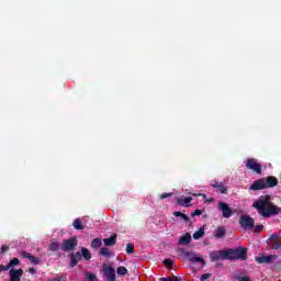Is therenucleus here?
<instances>
[{
  "label": "nucleus",
  "mask_w": 281,
  "mask_h": 281,
  "mask_svg": "<svg viewBox=\"0 0 281 281\" xmlns=\"http://www.w3.org/2000/svg\"><path fill=\"white\" fill-rule=\"evenodd\" d=\"M252 207L257 210L259 216H262V218H271V216L281 214V207L273 203V196L271 194L259 196V199L254 202Z\"/></svg>",
  "instance_id": "f257e3e1"
},
{
  "label": "nucleus",
  "mask_w": 281,
  "mask_h": 281,
  "mask_svg": "<svg viewBox=\"0 0 281 281\" xmlns=\"http://www.w3.org/2000/svg\"><path fill=\"white\" fill-rule=\"evenodd\" d=\"M276 186H278V178H276L274 176H269L267 178H260L258 180H255L249 187V190L258 192V190H267L269 188H276Z\"/></svg>",
  "instance_id": "f03ea898"
},
{
  "label": "nucleus",
  "mask_w": 281,
  "mask_h": 281,
  "mask_svg": "<svg viewBox=\"0 0 281 281\" xmlns=\"http://www.w3.org/2000/svg\"><path fill=\"white\" fill-rule=\"evenodd\" d=\"M225 260H247V248H235L224 250Z\"/></svg>",
  "instance_id": "7ed1b4c3"
},
{
  "label": "nucleus",
  "mask_w": 281,
  "mask_h": 281,
  "mask_svg": "<svg viewBox=\"0 0 281 281\" xmlns=\"http://www.w3.org/2000/svg\"><path fill=\"white\" fill-rule=\"evenodd\" d=\"M245 166L248 170L256 172V175H262V165L255 158H248L245 161Z\"/></svg>",
  "instance_id": "20e7f679"
},
{
  "label": "nucleus",
  "mask_w": 281,
  "mask_h": 281,
  "mask_svg": "<svg viewBox=\"0 0 281 281\" xmlns=\"http://www.w3.org/2000/svg\"><path fill=\"white\" fill-rule=\"evenodd\" d=\"M239 225L243 229L251 231L256 225V220L249 215H241L239 217Z\"/></svg>",
  "instance_id": "39448f33"
},
{
  "label": "nucleus",
  "mask_w": 281,
  "mask_h": 281,
  "mask_svg": "<svg viewBox=\"0 0 281 281\" xmlns=\"http://www.w3.org/2000/svg\"><path fill=\"white\" fill-rule=\"evenodd\" d=\"M78 247V238L71 237L65 239L63 244H60V249L65 252L74 251Z\"/></svg>",
  "instance_id": "423d86ee"
},
{
  "label": "nucleus",
  "mask_w": 281,
  "mask_h": 281,
  "mask_svg": "<svg viewBox=\"0 0 281 281\" xmlns=\"http://www.w3.org/2000/svg\"><path fill=\"white\" fill-rule=\"evenodd\" d=\"M267 245H268V247H270V249H274L276 251H278V249H281L280 235H278V234L270 235V237L267 240Z\"/></svg>",
  "instance_id": "0eeeda50"
},
{
  "label": "nucleus",
  "mask_w": 281,
  "mask_h": 281,
  "mask_svg": "<svg viewBox=\"0 0 281 281\" xmlns=\"http://www.w3.org/2000/svg\"><path fill=\"white\" fill-rule=\"evenodd\" d=\"M255 260L258 265H273L278 260V255H262L261 257H256Z\"/></svg>",
  "instance_id": "6e6552de"
},
{
  "label": "nucleus",
  "mask_w": 281,
  "mask_h": 281,
  "mask_svg": "<svg viewBox=\"0 0 281 281\" xmlns=\"http://www.w3.org/2000/svg\"><path fill=\"white\" fill-rule=\"evenodd\" d=\"M218 209L222 212V216L224 218H232V214H234V211L229 207V205L225 202H218Z\"/></svg>",
  "instance_id": "1a4fd4ad"
},
{
  "label": "nucleus",
  "mask_w": 281,
  "mask_h": 281,
  "mask_svg": "<svg viewBox=\"0 0 281 281\" xmlns=\"http://www.w3.org/2000/svg\"><path fill=\"white\" fill-rule=\"evenodd\" d=\"M182 254L184 258H188V260H190V262H201V265H205V260L201 257H196V254H194L193 251H184L182 249Z\"/></svg>",
  "instance_id": "9d476101"
},
{
  "label": "nucleus",
  "mask_w": 281,
  "mask_h": 281,
  "mask_svg": "<svg viewBox=\"0 0 281 281\" xmlns=\"http://www.w3.org/2000/svg\"><path fill=\"white\" fill-rule=\"evenodd\" d=\"M20 256L22 258H26V260H30L31 265H41V259L38 257H34L32 254L22 250Z\"/></svg>",
  "instance_id": "9b49d317"
},
{
  "label": "nucleus",
  "mask_w": 281,
  "mask_h": 281,
  "mask_svg": "<svg viewBox=\"0 0 281 281\" xmlns=\"http://www.w3.org/2000/svg\"><path fill=\"white\" fill-rule=\"evenodd\" d=\"M210 258L212 262H216L217 260H226L225 259V250L211 251Z\"/></svg>",
  "instance_id": "f8f14e48"
},
{
  "label": "nucleus",
  "mask_w": 281,
  "mask_h": 281,
  "mask_svg": "<svg viewBox=\"0 0 281 281\" xmlns=\"http://www.w3.org/2000/svg\"><path fill=\"white\" fill-rule=\"evenodd\" d=\"M82 260V255H80V251H77L76 254H70V267L74 269V267L78 266V262Z\"/></svg>",
  "instance_id": "ddd939ff"
},
{
  "label": "nucleus",
  "mask_w": 281,
  "mask_h": 281,
  "mask_svg": "<svg viewBox=\"0 0 281 281\" xmlns=\"http://www.w3.org/2000/svg\"><path fill=\"white\" fill-rule=\"evenodd\" d=\"M103 273L108 281H115V269L113 267L104 268Z\"/></svg>",
  "instance_id": "4468645a"
},
{
  "label": "nucleus",
  "mask_w": 281,
  "mask_h": 281,
  "mask_svg": "<svg viewBox=\"0 0 281 281\" xmlns=\"http://www.w3.org/2000/svg\"><path fill=\"white\" fill-rule=\"evenodd\" d=\"M177 205H181V207H190V203H192V196L187 198H177L176 199Z\"/></svg>",
  "instance_id": "2eb2a0df"
},
{
  "label": "nucleus",
  "mask_w": 281,
  "mask_h": 281,
  "mask_svg": "<svg viewBox=\"0 0 281 281\" xmlns=\"http://www.w3.org/2000/svg\"><path fill=\"white\" fill-rule=\"evenodd\" d=\"M116 243H117V234H113L111 237L103 239V244L105 247H113L114 245H116Z\"/></svg>",
  "instance_id": "dca6fc26"
},
{
  "label": "nucleus",
  "mask_w": 281,
  "mask_h": 281,
  "mask_svg": "<svg viewBox=\"0 0 281 281\" xmlns=\"http://www.w3.org/2000/svg\"><path fill=\"white\" fill-rule=\"evenodd\" d=\"M190 243H192V235L190 233L184 234L179 239V245H190Z\"/></svg>",
  "instance_id": "f3484780"
},
{
  "label": "nucleus",
  "mask_w": 281,
  "mask_h": 281,
  "mask_svg": "<svg viewBox=\"0 0 281 281\" xmlns=\"http://www.w3.org/2000/svg\"><path fill=\"white\" fill-rule=\"evenodd\" d=\"M79 254L81 258H83V260H87V261L91 260V251H89L88 248L82 247Z\"/></svg>",
  "instance_id": "a211bd4d"
},
{
  "label": "nucleus",
  "mask_w": 281,
  "mask_h": 281,
  "mask_svg": "<svg viewBox=\"0 0 281 281\" xmlns=\"http://www.w3.org/2000/svg\"><path fill=\"white\" fill-rule=\"evenodd\" d=\"M173 216L182 218V221H184V223H190V216L182 213L181 211H175Z\"/></svg>",
  "instance_id": "6ab92c4d"
},
{
  "label": "nucleus",
  "mask_w": 281,
  "mask_h": 281,
  "mask_svg": "<svg viewBox=\"0 0 281 281\" xmlns=\"http://www.w3.org/2000/svg\"><path fill=\"white\" fill-rule=\"evenodd\" d=\"M215 238H225V227L220 226L215 229L214 233Z\"/></svg>",
  "instance_id": "aec40b11"
},
{
  "label": "nucleus",
  "mask_w": 281,
  "mask_h": 281,
  "mask_svg": "<svg viewBox=\"0 0 281 281\" xmlns=\"http://www.w3.org/2000/svg\"><path fill=\"white\" fill-rule=\"evenodd\" d=\"M100 256H103L104 258H111L113 256V252H111V249L108 247H103L99 250Z\"/></svg>",
  "instance_id": "412c9836"
},
{
  "label": "nucleus",
  "mask_w": 281,
  "mask_h": 281,
  "mask_svg": "<svg viewBox=\"0 0 281 281\" xmlns=\"http://www.w3.org/2000/svg\"><path fill=\"white\" fill-rule=\"evenodd\" d=\"M203 236H205V227H201L199 231H196L193 234L194 240H199V239L203 238Z\"/></svg>",
  "instance_id": "4be33fe9"
},
{
  "label": "nucleus",
  "mask_w": 281,
  "mask_h": 281,
  "mask_svg": "<svg viewBox=\"0 0 281 281\" xmlns=\"http://www.w3.org/2000/svg\"><path fill=\"white\" fill-rule=\"evenodd\" d=\"M90 247L92 249H100V247H102V239L101 238H94L92 241H91V245Z\"/></svg>",
  "instance_id": "5701e85b"
},
{
  "label": "nucleus",
  "mask_w": 281,
  "mask_h": 281,
  "mask_svg": "<svg viewBox=\"0 0 281 281\" xmlns=\"http://www.w3.org/2000/svg\"><path fill=\"white\" fill-rule=\"evenodd\" d=\"M49 251H53V254H56V251L60 250V244L58 241H53L49 246H48Z\"/></svg>",
  "instance_id": "b1692460"
},
{
  "label": "nucleus",
  "mask_w": 281,
  "mask_h": 281,
  "mask_svg": "<svg viewBox=\"0 0 281 281\" xmlns=\"http://www.w3.org/2000/svg\"><path fill=\"white\" fill-rule=\"evenodd\" d=\"M72 226L75 227V229H79V231L85 229V225H82V220L80 218H76L72 223Z\"/></svg>",
  "instance_id": "393cba45"
},
{
  "label": "nucleus",
  "mask_w": 281,
  "mask_h": 281,
  "mask_svg": "<svg viewBox=\"0 0 281 281\" xmlns=\"http://www.w3.org/2000/svg\"><path fill=\"white\" fill-rule=\"evenodd\" d=\"M116 273L117 276H126L128 273V269H126L124 266H120L116 268Z\"/></svg>",
  "instance_id": "a878e982"
},
{
  "label": "nucleus",
  "mask_w": 281,
  "mask_h": 281,
  "mask_svg": "<svg viewBox=\"0 0 281 281\" xmlns=\"http://www.w3.org/2000/svg\"><path fill=\"white\" fill-rule=\"evenodd\" d=\"M19 265H21V260H19V258H13L8 263L9 269H12V267H16Z\"/></svg>",
  "instance_id": "bb28decb"
},
{
  "label": "nucleus",
  "mask_w": 281,
  "mask_h": 281,
  "mask_svg": "<svg viewBox=\"0 0 281 281\" xmlns=\"http://www.w3.org/2000/svg\"><path fill=\"white\" fill-rule=\"evenodd\" d=\"M126 254H135V244L130 243L126 245Z\"/></svg>",
  "instance_id": "cd10ccee"
},
{
  "label": "nucleus",
  "mask_w": 281,
  "mask_h": 281,
  "mask_svg": "<svg viewBox=\"0 0 281 281\" xmlns=\"http://www.w3.org/2000/svg\"><path fill=\"white\" fill-rule=\"evenodd\" d=\"M217 192L221 194H227V187L223 186V182L218 186Z\"/></svg>",
  "instance_id": "c85d7f7f"
},
{
  "label": "nucleus",
  "mask_w": 281,
  "mask_h": 281,
  "mask_svg": "<svg viewBox=\"0 0 281 281\" xmlns=\"http://www.w3.org/2000/svg\"><path fill=\"white\" fill-rule=\"evenodd\" d=\"M9 250H10V246H8V245H2V246H1V251H0L1 256H4L5 252H8Z\"/></svg>",
  "instance_id": "c756f323"
},
{
  "label": "nucleus",
  "mask_w": 281,
  "mask_h": 281,
  "mask_svg": "<svg viewBox=\"0 0 281 281\" xmlns=\"http://www.w3.org/2000/svg\"><path fill=\"white\" fill-rule=\"evenodd\" d=\"M255 232H257V234H260V232H262L265 229V225L260 224V225H256L254 226Z\"/></svg>",
  "instance_id": "7c9ffc66"
},
{
  "label": "nucleus",
  "mask_w": 281,
  "mask_h": 281,
  "mask_svg": "<svg viewBox=\"0 0 281 281\" xmlns=\"http://www.w3.org/2000/svg\"><path fill=\"white\" fill-rule=\"evenodd\" d=\"M48 281H67L66 276H59L57 278L49 279Z\"/></svg>",
  "instance_id": "2f4dec72"
},
{
  "label": "nucleus",
  "mask_w": 281,
  "mask_h": 281,
  "mask_svg": "<svg viewBox=\"0 0 281 281\" xmlns=\"http://www.w3.org/2000/svg\"><path fill=\"white\" fill-rule=\"evenodd\" d=\"M162 262L168 269H172V260L165 259Z\"/></svg>",
  "instance_id": "473e14b6"
},
{
  "label": "nucleus",
  "mask_w": 281,
  "mask_h": 281,
  "mask_svg": "<svg viewBox=\"0 0 281 281\" xmlns=\"http://www.w3.org/2000/svg\"><path fill=\"white\" fill-rule=\"evenodd\" d=\"M203 214L202 210H195L193 213H191V218H194V216H201Z\"/></svg>",
  "instance_id": "72a5a7b5"
},
{
  "label": "nucleus",
  "mask_w": 281,
  "mask_h": 281,
  "mask_svg": "<svg viewBox=\"0 0 281 281\" xmlns=\"http://www.w3.org/2000/svg\"><path fill=\"white\" fill-rule=\"evenodd\" d=\"M211 276H212V273H204L201 276L200 281H207V280H210Z\"/></svg>",
  "instance_id": "f704fd0d"
},
{
  "label": "nucleus",
  "mask_w": 281,
  "mask_h": 281,
  "mask_svg": "<svg viewBox=\"0 0 281 281\" xmlns=\"http://www.w3.org/2000/svg\"><path fill=\"white\" fill-rule=\"evenodd\" d=\"M235 280H238V281H251V278L237 276V277H235Z\"/></svg>",
  "instance_id": "c9c22d12"
},
{
  "label": "nucleus",
  "mask_w": 281,
  "mask_h": 281,
  "mask_svg": "<svg viewBox=\"0 0 281 281\" xmlns=\"http://www.w3.org/2000/svg\"><path fill=\"white\" fill-rule=\"evenodd\" d=\"M3 271H10V266L0 265V273L3 272Z\"/></svg>",
  "instance_id": "e433bc0d"
},
{
  "label": "nucleus",
  "mask_w": 281,
  "mask_h": 281,
  "mask_svg": "<svg viewBox=\"0 0 281 281\" xmlns=\"http://www.w3.org/2000/svg\"><path fill=\"white\" fill-rule=\"evenodd\" d=\"M175 193H162L159 199L164 200V199H168V196H172Z\"/></svg>",
  "instance_id": "4c0bfd02"
},
{
  "label": "nucleus",
  "mask_w": 281,
  "mask_h": 281,
  "mask_svg": "<svg viewBox=\"0 0 281 281\" xmlns=\"http://www.w3.org/2000/svg\"><path fill=\"white\" fill-rule=\"evenodd\" d=\"M222 182H217V181H214L211 186L212 188H218L221 186Z\"/></svg>",
  "instance_id": "58836bf2"
},
{
  "label": "nucleus",
  "mask_w": 281,
  "mask_h": 281,
  "mask_svg": "<svg viewBox=\"0 0 281 281\" xmlns=\"http://www.w3.org/2000/svg\"><path fill=\"white\" fill-rule=\"evenodd\" d=\"M172 281H183V279L181 277H171Z\"/></svg>",
  "instance_id": "ea45409f"
},
{
  "label": "nucleus",
  "mask_w": 281,
  "mask_h": 281,
  "mask_svg": "<svg viewBox=\"0 0 281 281\" xmlns=\"http://www.w3.org/2000/svg\"><path fill=\"white\" fill-rule=\"evenodd\" d=\"M29 273H31L32 276H34V273H36V269H35V268H30V269H29Z\"/></svg>",
  "instance_id": "a19ab883"
},
{
  "label": "nucleus",
  "mask_w": 281,
  "mask_h": 281,
  "mask_svg": "<svg viewBox=\"0 0 281 281\" xmlns=\"http://www.w3.org/2000/svg\"><path fill=\"white\" fill-rule=\"evenodd\" d=\"M160 281H172V277H169V278H160Z\"/></svg>",
  "instance_id": "79ce46f5"
}]
</instances>
